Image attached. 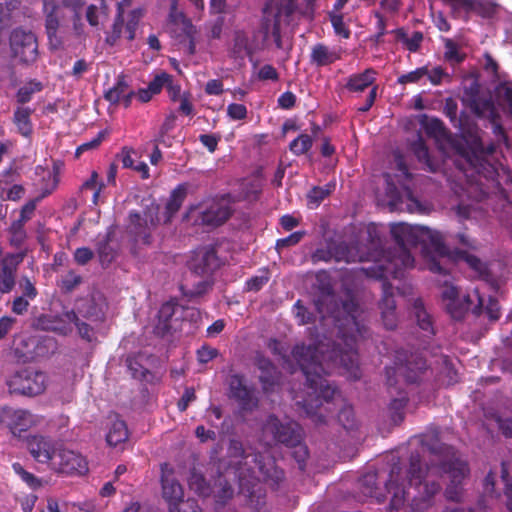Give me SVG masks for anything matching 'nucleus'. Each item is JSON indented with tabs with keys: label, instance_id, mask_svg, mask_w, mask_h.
<instances>
[{
	"label": "nucleus",
	"instance_id": "1",
	"mask_svg": "<svg viewBox=\"0 0 512 512\" xmlns=\"http://www.w3.org/2000/svg\"><path fill=\"white\" fill-rule=\"evenodd\" d=\"M359 304L355 297L348 293L341 300V306L333 311L331 317L338 329L337 340L320 341L316 345L297 344L292 349V357L306 377L311 390L302 407L316 423H324L325 417L318 415V409L324 402L329 403L340 394L337 387L332 386L325 375H330L336 368H342L352 380L361 378L356 335L364 337L366 327L359 318Z\"/></svg>",
	"mask_w": 512,
	"mask_h": 512
},
{
	"label": "nucleus",
	"instance_id": "2",
	"mask_svg": "<svg viewBox=\"0 0 512 512\" xmlns=\"http://www.w3.org/2000/svg\"><path fill=\"white\" fill-rule=\"evenodd\" d=\"M391 235L396 246L382 251L379 259L368 267L362 268L369 278L382 282V298L379 302L381 318L386 329L393 330L397 326L396 303L393 286L388 281L391 277L397 279L403 276V271L414 267V257L409 247L423 245L422 253L426 268L432 273L447 276L450 260L448 249L439 231L422 225L406 223L394 224Z\"/></svg>",
	"mask_w": 512,
	"mask_h": 512
},
{
	"label": "nucleus",
	"instance_id": "3",
	"mask_svg": "<svg viewBox=\"0 0 512 512\" xmlns=\"http://www.w3.org/2000/svg\"><path fill=\"white\" fill-rule=\"evenodd\" d=\"M401 468L394 464L389 477L385 481L384 488L378 486V474L368 472L359 479L360 489L363 495L376 499L381 503L386 499V493L390 494L388 512H426L435 504V497L440 493L442 486L432 479L429 471L424 474L421 457L418 453H412L407 470L408 489L397 483Z\"/></svg>",
	"mask_w": 512,
	"mask_h": 512
},
{
	"label": "nucleus",
	"instance_id": "4",
	"mask_svg": "<svg viewBox=\"0 0 512 512\" xmlns=\"http://www.w3.org/2000/svg\"><path fill=\"white\" fill-rule=\"evenodd\" d=\"M422 445L425 446L431 453L442 456V459L437 465L431 464L425 469L422 468L424 474L429 471L432 479L439 481V478L434 475V469L437 468L439 472L447 474L450 483L445 489V497L449 501L460 502L463 494V482L470 474V468L467 461L457 456L453 447L441 443L437 437L428 441L422 440ZM441 485V483H439Z\"/></svg>",
	"mask_w": 512,
	"mask_h": 512
},
{
	"label": "nucleus",
	"instance_id": "5",
	"mask_svg": "<svg viewBox=\"0 0 512 512\" xmlns=\"http://www.w3.org/2000/svg\"><path fill=\"white\" fill-rule=\"evenodd\" d=\"M489 122L492 126V132L496 141L484 145L479 136L471 137V140L468 142V151L465 153V157L476 173L486 179L494 180L498 175L497 166L489 160V157L493 156L496 152L497 144L502 143L508 147L509 142L505 129L500 123V115L497 114L495 117H491Z\"/></svg>",
	"mask_w": 512,
	"mask_h": 512
},
{
	"label": "nucleus",
	"instance_id": "6",
	"mask_svg": "<svg viewBox=\"0 0 512 512\" xmlns=\"http://www.w3.org/2000/svg\"><path fill=\"white\" fill-rule=\"evenodd\" d=\"M394 366L386 368L387 383L390 387L394 385L391 373H398L407 383L416 384L422 381L427 370L426 360L421 353L404 348L395 351Z\"/></svg>",
	"mask_w": 512,
	"mask_h": 512
},
{
	"label": "nucleus",
	"instance_id": "7",
	"mask_svg": "<svg viewBox=\"0 0 512 512\" xmlns=\"http://www.w3.org/2000/svg\"><path fill=\"white\" fill-rule=\"evenodd\" d=\"M48 377L45 372L25 367L9 377L6 384L11 395L35 397L45 392Z\"/></svg>",
	"mask_w": 512,
	"mask_h": 512
},
{
	"label": "nucleus",
	"instance_id": "8",
	"mask_svg": "<svg viewBox=\"0 0 512 512\" xmlns=\"http://www.w3.org/2000/svg\"><path fill=\"white\" fill-rule=\"evenodd\" d=\"M37 423V416L28 409L7 404L0 406V426L8 429L13 437L20 438Z\"/></svg>",
	"mask_w": 512,
	"mask_h": 512
},
{
	"label": "nucleus",
	"instance_id": "9",
	"mask_svg": "<svg viewBox=\"0 0 512 512\" xmlns=\"http://www.w3.org/2000/svg\"><path fill=\"white\" fill-rule=\"evenodd\" d=\"M262 430L264 435H270L275 442L285 446L297 444L302 436V429L296 422H282L273 414L267 417Z\"/></svg>",
	"mask_w": 512,
	"mask_h": 512
},
{
	"label": "nucleus",
	"instance_id": "10",
	"mask_svg": "<svg viewBox=\"0 0 512 512\" xmlns=\"http://www.w3.org/2000/svg\"><path fill=\"white\" fill-rule=\"evenodd\" d=\"M10 48L13 57L24 64H31L38 57L37 38L31 31L14 29L10 35Z\"/></svg>",
	"mask_w": 512,
	"mask_h": 512
},
{
	"label": "nucleus",
	"instance_id": "11",
	"mask_svg": "<svg viewBox=\"0 0 512 512\" xmlns=\"http://www.w3.org/2000/svg\"><path fill=\"white\" fill-rule=\"evenodd\" d=\"M50 467L55 472L66 475H81L88 471L85 457L79 452L66 448L62 443H59Z\"/></svg>",
	"mask_w": 512,
	"mask_h": 512
},
{
	"label": "nucleus",
	"instance_id": "12",
	"mask_svg": "<svg viewBox=\"0 0 512 512\" xmlns=\"http://www.w3.org/2000/svg\"><path fill=\"white\" fill-rule=\"evenodd\" d=\"M158 218L151 211H144L142 214L132 211L129 214L127 232L134 238L135 242L143 244L151 243V232L157 226Z\"/></svg>",
	"mask_w": 512,
	"mask_h": 512
},
{
	"label": "nucleus",
	"instance_id": "13",
	"mask_svg": "<svg viewBox=\"0 0 512 512\" xmlns=\"http://www.w3.org/2000/svg\"><path fill=\"white\" fill-rule=\"evenodd\" d=\"M76 320L77 313L74 310H68L59 315L41 314L34 318L32 326L37 330L51 331L67 336L73 331L71 321Z\"/></svg>",
	"mask_w": 512,
	"mask_h": 512
},
{
	"label": "nucleus",
	"instance_id": "14",
	"mask_svg": "<svg viewBox=\"0 0 512 512\" xmlns=\"http://www.w3.org/2000/svg\"><path fill=\"white\" fill-rule=\"evenodd\" d=\"M198 210L196 219L202 225L210 227H218L224 224L231 216L229 207L223 206L216 201L202 202L197 205H191L188 214H192Z\"/></svg>",
	"mask_w": 512,
	"mask_h": 512
},
{
	"label": "nucleus",
	"instance_id": "15",
	"mask_svg": "<svg viewBox=\"0 0 512 512\" xmlns=\"http://www.w3.org/2000/svg\"><path fill=\"white\" fill-rule=\"evenodd\" d=\"M25 256V252L5 253L0 256V296L14 289L17 272Z\"/></svg>",
	"mask_w": 512,
	"mask_h": 512
},
{
	"label": "nucleus",
	"instance_id": "16",
	"mask_svg": "<svg viewBox=\"0 0 512 512\" xmlns=\"http://www.w3.org/2000/svg\"><path fill=\"white\" fill-rule=\"evenodd\" d=\"M445 306L453 319L462 320L468 311L476 316L481 315L484 308V298L480 295L479 290L475 288L472 292L464 295L462 299L458 297L457 300L448 302Z\"/></svg>",
	"mask_w": 512,
	"mask_h": 512
},
{
	"label": "nucleus",
	"instance_id": "17",
	"mask_svg": "<svg viewBox=\"0 0 512 512\" xmlns=\"http://www.w3.org/2000/svg\"><path fill=\"white\" fill-rule=\"evenodd\" d=\"M38 199H31L26 202L20 209L19 217L12 221L8 228L9 243L11 246L19 248L21 247L26 238L25 224L32 219L36 210Z\"/></svg>",
	"mask_w": 512,
	"mask_h": 512
},
{
	"label": "nucleus",
	"instance_id": "18",
	"mask_svg": "<svg viewBox=\"0 0 512 512\" xmlns=\"http://www.w3.org/2000/svg\"><path fill=\"white\" fill-rule=\"evenodd\" d=\"M229 387L230 397L238 403L242 411L252 412L258 408L259 400L255 394V389L247 386L242 376L233 375Z\"/></svg>",
	"mask_w": 512,
	"mask_h": 512
},
{
	"label": "nucleus",
	"instance_id": "19",
	"mask_svg": "<svg viewBox=\"0 0 512 512\" xmlns=\"http://www.w3.org/2000/svg\"><path fill=\"white\" fill-rule=\"evenodd\" d=\"M59 443L50 437L33 435L27 440V448L35 461L51 466Z\"/></svg>",
	"mask_w": 512,
	"mask_h": 512
},
{
	"label": "nucleus",
	"instance_id": "20",
	"mask_svg": "<svg viewBox=\"0 0 512 512\" xmlns=\"http://www.w3.org/2000/svg\"><path fill=\"white\" fill-rule=\"evenodd\" d=\"M220 266L221 260L213 246L200 248L190 262L191 271L199 276L211 275Z\"/></svg>",
	"mask_w": 512,
	"mask_h": 512
},
{
	"label": "nucleus",
	"instance_id": "21",
	"mask_svg": "<svg viewBox=\"0 0 512 512\" xmlns=\"http://www.w3.org/2000/svg\"><path fill=\"white\" fill-rule=\"evenodd\" d=\"M251 456L265 482L278 486L283 481L284 471L276 465L275 458L268 452L254 453Z\"/></svg>",
	"mask_w": 512,
	"mask_h": 512
},
{
	"label": "nucleus",
	"instance_id": "22",
	"mask_svg": "<svg viewBox=\"0 0 512 512\" xmlns=\"http://www.w3.org/2000/svg\"><path fill=\"white\" fill-rule=\"evenodd\" d=\"M341 47H329L323 43H317L311 48L310 63L316 67L329 66L342 59Z\"/></svg>",
	"mask_w": 512,
	"mask_h": 512
},
{
	"label": "nucleus",
	"instance_id": "23",
	"mask_svg": "<svg viewBox=\"0 0 512 512\" xmlns=\"http://www.w3.org/2000/svg\"><path fill=\"white\" fill-rule=\"evenodd\" d=\"M177 310L178 304L173 301H168L161 305L158 311V320L154 328L158 336L163 337L176 329L175 323L178 319L174 316Z\"/></svg>",
	"mask_w": 512,
	"mask_h": 512
},
{
	"label": "nucleus",
	"instance_id": "24",
	"mask_svg": "<svg viewBox=\"0 0 512 512\" xmlns=\"http://www.w3.org/2000/svg\"><path fill=\"white\" fill-rule=\"evenodd\" d=\"M377 72L373 68H367L361 73L351 74L345 83V89L350 93H362L367 88L377 86L375 84Z\"/></svg>",
	"mask_w": 512,
	"mask_h": 512
},
{
	"label": "nucleus",
	"instance_id": "25",
	"mask_svg": "<svg viewBox=\"0 0 512 512\" xmlns=\"http://www.w3.org/2000/svg\"><path fill=\"white\" fill-rule=\"evenodd\" d=\"M257 367L260 370L259 381L262 385L263 391L265 393L273 392L279 381V372L277 367L271 362V360L265 357H259L257 359Z\"/></svg>",
	"mask_w": 512,
	"mask_h": 512
},
{
	"label": "nucleus",
	"instance_id": "26",
	"mask_svg": "<svg viewBox=\"0 0 512 512\" xmlns=\"http://www.w3.org/2000/svg\"><path fill=\"white\" fill-rule=\"evenodd\" d=\"M161 482L163 498L169 504V512H180L178 504L179 501L181 502V498L184 497L181 484L168 476H163Z\"/></svg>",
	"mask_w": 512,
	"mask_h": 512
},
{
	"label": "nucleus",
	"instance_id": "27",
	"mask_svg": "<svg viewBox=\"0 0 512 512\" xmlns=\"http://www.w3.org/2000/svg\"><path fill=\"white\" fill-rule=\"evenodd\" d=\"M316 288L320 293V296L314 299V306L316 311L324 317L323 305L326 301L334 300V290L330 281L329 275L322 271L316 275Z\"/></svg>",
	"mask_w": 512,
	"mask_h": 512
},
{
	"label": "nucleus",
	"instance_id": "28",
	"mask_svg": "<svg viewBox=\"0 0 512 512\" xmlns=\"http://www.w3.org/2000/svg\"><path fill=\"white\" fill-rule=\"evenodd\" d=\"M189 183L178 184L170 193L165 205V222H170L174 215L180 210L188 195Z\"/></svg>",
	"mask_w": 512,
	"mask_h": 512
},
{
	"label": "nucleus",
	"instance_id": "29",
	"mask_svg": "<svg viewBox=\"0 0 512 512\" xmlns=\"http://www.w3.org/2000/svg\"><path fill=\"white\" fill-rule=\"evenodd\" d=\"M59 8L55 5L52 6L51 11L46 14L45 29L49 40V44L58 49L62 45V37L58 35L60 28Z\"/></svg>",
	"mask_w": 512,
	"mask_h": 512
},
{
	"label": "nucleus",
	"instance_id": "30",
	"mask_svg": "<svg viewBox=\"0 0 512 512\" xmlns=\"http://www.w3.org/2000/svg\"><path fill=\"white\" fill-rule=\"evenodd\" d=\"M32 113L33 109L24 106L17 107L13 113L12 121L17 128V132L25 138H31L33 134Z\"/></svg>",
	"mask_w": 512,
	"mask_h": 512
},
{
	"label": "nucleus",
	"instance_id": "31",
	"mask_svg": "<svg viewBox=\"0 0 512 512\" xmlns=\"http://www.w3.org/2000/svg\"><path fill=\"white\" fill-rule=\"evenodd\" d=\"M413 313L418 327L425 333V336L435 335L434 321L427 312L421 299H416L413 303Z\"/></svg>",
	"mask_w": 512,
	"mask_h": 512
},
{
	"label": "nucleus",
	"instance_id": "32",
	"mask_svg": "<svg viewBox=\"0 0 512 512\" xmlns=\"http://www.w3.org/2000/svg\"><path fill=\"white\" fill-rule=\"evenodd\" d=\"M79 317H82L90 322L98 323L104 320V312L102 308L95 302L94 299H84L78 305Z\"/></svg>",
	"mask_w": 512,
	"mask_h": 512
},
{
	"label": "nucleus",
	"instance_id": "33",
	"mask_svg": "<svg viewBox=\"0 0 512 512\" xmlns=\"http://www.w3.org/2000/svg\"><path fill=\"white\" fill-rule=\"evenodd\" d=\"M411 151L416 156L418 161L424 164L426 170L429 172L437 171L438 166L431 158L429 149L422 137H418L417 140L412 142Z\"/></svg>",
	"mask_w": 512,
	"mask_h": 512
},
{
	"label": "nucleus",
	"instance_id": "34",
	"mask_svg": "<svg viewBox=\"0 0 512 512\" xmlns=\"http://www.w3.org/2000/svg\"><path fill=\"white\" fill-rule=\"evenodd\" d=\"M128 428L125 421L115 419L108 430L106 441L109 446L116 447L128 439Z\"/></svg>",
	"mask_w": 512,
	"mask_h": 512
},
{
	"label": "nucleus",
	"instance_id": "35",
	"mask_svg": "<svg viewBox=\"0 0 512 512\" xmlns=\"http://www.w3.org/2000/svg\"><path fill=\"white\" fill-rule=\"evenodd\" d=\"M470 107L475 115L486 117L488 120L499 114L491 98L475 96L471 100Z\"/></svg>",
	"mask_w": 512,
	"mask_h": 512
},
{
	"label": "nucleus",
	"instance_id": "36",
	"mask_svg": "<svg viewBox=\"0 0 512 512\" xmlns=\"http://www.w3.org/2000/svg\"><path fill=\"white\" fill-rule=\"evenodd\" d=\"M335 182H329L324 186H313L307 193L306 198L309 207L316 208L335 190Z\"/></svg>",
	"mask_w": 512,
	"mask_h": 512
},
{
	"label": "nucleus",
	"instance_id": "37",
	"mask_svg": "<svg viewBox=\"0 0 512 512\" xmlns=\"http://www.w3.org/2000/svg\"><path fill=\"white\" fill-rule=\"evenodd\" d=\"M395 35L396 40L402 42L406 49L410 52H417L423 41V33L420 31L413 32L412 36L409 37L403 28H397L392 31Z\"/></svg>",
	"mask_w": 512,
	"mask_h": 512
},
{
	"label": "nucleus",
	"instance_id": "38",
	"mask_svg": "<svg viewBox=\"0 0 512 512\" xmlns=\"http://www.w3.org/2000/svg\"><path fill=\"white\" fill-rule=\"evenodd\" d=\"M112 233L108 232L103 239L98 240L96 250L102 266H108L116 257V250L110 245Z\"/></svg>",
	"mask_w": 512,
	"mask_h": 512
},
{
	"label": "nucleus",
	"instance_id": "39",
	"mask_svg": "<svg viewBox=\"0 0 512 512\" xmlns=\"http://www.w3.org/2000/svg\"><path fill=\"white\" fill-rule=\"evenodd\" d=\"M43 90V84L36 80L31 79L20 87L16 93V101L23 106L31 101L33 95Z\"/></svg>",
	"mask_w": 512,
	"mask_h": 512
},
{
	"label": "nucleus",
	"instance_id": "40",
	"mask_svg": "<svg viewBox=\"0 0 512 512\" xmlns=\"http://www.w3.org/2000/svg\"><path fill=\"white\" fill-rule=\"evenodd\" d=\"M407 403L408 397L405 392H400L398 397L391 400L389 404V413L394 424H400L404 420V409Z\"/></svg>",
	"mask_w": 512,
	"mask_h": 512
},
{
	"label": "nucleus",
	"instance_id": "41",
	"mask_svg": "<svg viewBox=\"0 0 512 512\" xmlns=\"http://www.w3.org/2000/svg\"><path fill=\"white\" fill-rule=\"evenodd\" d=\"M128 84L124 75H119L113 87L104 93V99L112 105H117L121 101V97L127 92Z\"/></svg>",
	"mask_w": 512,
	"mask_h": 512
},
{
	"label": "nucleus",
	"instance_id": "42",
	"mask_svg": "<svg viewBox=\"0 0 512 512\" xmlns=\"http://www.w3.org/2000/svg\"><path fill=\"white\" fill-rule=\"evenodd\" d=\"M459 256L473 271H475L478 277L484 280H487L490 277V270L488 265L484 263L480 258L465 251L460 252Z\"/></svg>",
	"mask_w": 512,
	"mask_h": 512
},
{
	"label": "nucleus",
	"instance_id": "43",
	"mask_svg": "<svg viewBox=\"0 0 512 512\" xmlns=\"http://www.w3.org/2000/svg\"><path fill=\"white\" fill-rule=\"evenodd\" d=\"M126 362L128 370L133 378L149 383L153 382L154 375L148 369L143 367L137 357L129 356Z\"/></svg>",
	"mask_w": 512,
	"mask_h": 512
},
{
	"label": "nucleus",
	"instance_id": "44",
	"mask_svg": "<svg viewBox=\"0 0 512 512\" xmlns=\"http://www.w3.org/2000/svg\"><path fill=\"white\" fill-rule=\"evenodd\" d=\"M232 52L235 57L243 58L245 55H251L252 49L249 45V39L245 32L237 31L234 35Z\"/></svg>",
	"mask_w": 512,
	"mask_h": 512
},
{
	"label": "nucleus",
	"instance_id": "45",
	"mask_svg": "<svg viewBox=\"0 0 512 512\" xmlns=\"http://www.w3.org/2000/svg\"><path fill=\"white\" fill-rule=\"evenodd\" d=\"M292 313L298 325L312 324L316 321V315L314 312L308 310L301 300H297L292 308Z\"/></svg>",
	"mask_w": 512,
	"mask_h": 512
},
{
	"label": "nucleus",
	"instance_id": "46",
	"mask_svg": "<svg viewBox=\"0 0 512 512\" xmlns=\"http://www.w3.org/2000/svg\"><path fill=\"white\" fill-rule=\"evenodd\" d=\"M312 145V137L306 133H302L290 142L289 150L292 154L300 156L306 154L312 148Z\"/></svg>",
	"mask_w": 512,
	"mask_h": 512
},
{
	"label": "nucleus",
	"instance_id": "47",
	"mask_svg": "<svg viewBox=\"0 0 512 512\" xmlns=\"http://www.w3.org/2000/svg\"><path fill=\"white\" fill-rule=\"evenodd\" d=\"M444 58L452 65L460 64L466 59V54L461 52L457 43L451 39L445 41Z\"/></svg>",
	"mask_w": 512,
	"mask_h": 512
},
{
	"label": "nucleus",
	"instance_id": "48",
	"mask_svg": "<svg viewBox=\"0 0 512 512\" xmlns=\"http://www.w3.org/2000/svg\"><path fill=\"white\" fill-rule=\"evenodd\" d=\"M452 12L456 16L462 13L469 14L478 9L479 3L476 0H447Z\"/></svg>",
	"mask_w": 512,
	"mask_h": 512
},
{
	"label": "nucleus",
	"instance_id": "49",
	"mask_svg": "<svg viewBox=\"0 0 512 512\" xmlns=\"http://www.w3.org/2000/svg\"><path fill=\"white\" fill-rule=\"evenodd\" d=\"M12 469L31 489L36 490L42 486L41 479L26 471L20 463H13Z\"/></svg>",
	"mask_w": 512,
	"mask_h": 512
},
{
	"label": "nucleus",
	"instance_id": "50",
	"mask_svg": "<svg viewBox=\"0 0 512 512\" xmlns=\"http://www.w3.org/2000/svg\"><path fill=\"white\" fill-rule=\"evenodd\" d=\"M289 448L292 449V457L298 464V467L301 471H304L306 466V460L309 456V451L307 446L303 443L302 439L295 445H289Z\"/></svg>",
	"mask_w": 512,
	"mask_h": 512
},
{
	"label": "nucleus",
	"instance_id": "51",
	"mask_svg": "<svg viewBox=\"0 0 512 512\" xmlns=\"http://www.w3.org/2000/svg\"><path fill=\"white\" fill-rule=\"evenodd\" d=\"M424 129L426 134L432 137H443L447 132L443 121L436 117L427 120Z\"/></svg>",
	"mask_w": 512,
	"mask_h": 512
},
{
	"label": "nucleus",
	"instance_id": "52",
	"mask_svg": "<svg viewBox=\"0 0 512 512\" xmlns=\"http://www.w3.org/2000/svg\"><path fill=\"white\" fill-rule=\"evenodd\" d=\"M428 73V66L419 67L413 71H410L406 74H402L397 78V83L401 85H406L410 83H419L422 78L425 77V74Z\"/></svg>",
	"mask_w": 512,
	"mask_h": 512
},
{
	"label": "nucleus",
	"instance_id": "53",
	"mask_svg": "<svg viewBox=\"0 0 512 512\" xmlns=\"http://www.w3.org/2000/svg\"><path fill=\"white\" fill-rule=\"evenodd\" d=\"M338 421L346 430H352L356 426L354 410L351 406L345 405L338 413Z\"/></svg>",
	"mask_w": 512,
	"mask_h": 512
},
{
	"label": "nucleus",
	"instance_id": "54",
	"mask_svg": "<svg viewBox=\"0 0 512 512\" xmlns=\"http://www.w3.org/2000/svg\"><path fill=\"white\" fill-rule=\"evenodd\" d=\"M72 324L75 325V327L77 328L78 335L84 341L90 343L95 339V332H94L93 327L90 324L82 321L78 314H77V320L71 321V325Z\"/></svg>",
	"mask_w": 512,
	"mask_h": 512
},
{
	"label": "nucleus",
	"instance_id": "55",
	"mask_svg": "<svg viewBox=\"0 0 512 512\" xmlns=\"http://www.w3.org/2000/svg\"><path fill=\"white\" fill-rule=\"evenodd\" d=\"M305 231H295L287 237L280 238L276 241L275 248L280 252L284 248L297 245L305 236Z\"/></svg>",
	"mask_w": 512,
	"mask_h": 512
},
{
	"label": "nucleus",
	"instance_id": "56",
	"mask_svg": "<svg viewBox=\"0 0 512 512\" xmlns=\"http://www.w3.org/2000/svg\"><path fill=\"white\" fill-rule=\"evenodd\" d=\"M330 22L333 26L334 32L345 39L350 37V30L345 26L342 14H330Z\"/></svg>",
	"mask_w": 512,
	"mask_h": 512
},
{
	"label": "nucleus",
	"instance_id": "57",
	"mask_svg": "<svg viewBox=\"0 0 512 512\" xmlns=\"http://www.w3.org/2000/svg\"><path fill=\"white\" fill-rule=\"evenodd\" d=\"M332 248L333 258L336 261H345L347 263L351 261H355L354 257L351 254L350 248L344 242H341L337 245H334Z\"/></svg>",
	"mask_w": 512,
	"mask_h": 512
},
{
	"label": "nucleus",
	"instance_id": "58",
	"mask_svg": "<svg viewBox=\"0 0 512 512\" xmlns=\"http://www.w3.org/2000/svg\"><path fill=\"white\" fill-rule=\"evenodd\" d=\"M98 178H99V175L96 171H93L90 175V178L88 180H86L83 184H82V189H94V194H93V203H97V199L100 195V192L102 191V189L104 188V183H98Z\"/></svg>",
	"mask_w": 512,
	"mask_h": 512
},
{
	"label": "nucleus",
	"instance_id": "59",
	"mask_svg": "<svg viewBox=\"0 0 512 512\" xmlns=\"http://www.w3.org/2000/svg\"><path fill=\"white\" fill-rule=\"evenodd\" d=\"M172 78V75L161 72L160 74L155 75V77L149 82L148 88L155 95L159 94L163 87H166L167 82Z\"/></svg>",
	"mask_w": 512,
	"mask_h": 512
},
{
	"label": "nucleus",
	"instance_id": "60",
	"mask_svg": "<svg viewBox=\"0 0 512 512\" xmlns=\"http://www.w3.org/2000/svg\"><path fill=\"white\" fill-rule=\"evenodd\" d=\"M19 287L22 292L20 295L21 297L34 300L38 295V290L35 287V284L26 276L22 277L20 280Z\"/></svg>",
	"mask_w": 512,
	"mask_h": 512
},
{
	"label": "nucleus",
	"instance_id": "61",
	"mask_svg": "<svg viewBox=\"0 0 512 512\" xmlns=\"http://www.w3.org/2000/svg\"><path fill=\"white\" fill-rule=\"evenodd\" d=\"M458 105L457 102L449 97L445 99L443 112L446 117L449 118L450 122L454 125H460V120L457 118Z\"/></svg>",
	"mask_w": 512,
	"mask_h": 512
},
{
	"label": "nucleus",
	"instance_id": "62",
	"mask_svg": "<svg viewBox=\"0 0 512 512\" xmlns=\"http://www.w3.org/2000/svg\"><path fill=\"white\" fill-rule=\"evenodd\" d=\"M218 354L219 352L216 348H213L208 345L201 346L196 352L197 360L201 364H207L208 362L216 358Z\"/></svg>",
	"mask_w": 512,
	"mask_h": 512
},
{
	"label": "nucleus",
	"instance_id": "63",
	"mask_svg": "<svg viewBox=\"0 0 512 512\" xmlns=\"http://www.w3.org/2000/svg\"><path fill=\"white\" fill-rule=\"evenodd\" d=\"M196 393L193 387H186L183 395L177 402V408L180 412H185L190 403L196 400Z\"/></svg>",
	"mask_w": 512,
	"mask_h": 512
},
{
	"label": "nucleus",
	"instance_id": "64",
	"mask_svg": "<svg viewBox=\"0 0 512 512\" xmlns=\"http://www.w3.org/2000/svg\"><path fill=\"white\" fill-rule=\"evenodd\" d=\"M247 108L243 104L231 103L227 107V115L232 120H243L247 117Z\"/></svg>",
	"mask_w": 512,
	"mask_h": 512
}]
</instances>
